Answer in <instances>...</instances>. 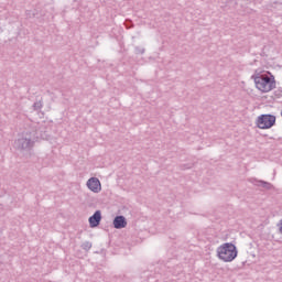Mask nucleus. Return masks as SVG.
<instances>
[{
    "label": "nucleus",
    "instance_id": "1",
    "mask_svg": "<svg viewBox=\"0 0 282 282\" xmlns=\"http://www.w3.org/2000/svg\"><path fill=\"white\" fill-rule=\"evenodd\" d=\"M252 80L254 83L256 89L260 94H270L273 89H276V79L274 75H271L270 72L267 73H254L252 75Z\"/></svg>",
    "mask_w": 282,
    "mask_h": 282
},
{
    "label": "nucleus",
    "instance_id": "2",
    "mask_svg": "<svg viewBox=\"0 0 282 282\" xmlns=\"http://www.w3.org/2000/svg\"><path fill=\"white\" fill-rule=\"evenodd\" d=\"M217 257L221 261L230 263V261H235V259H237V247L230 242L223 243L217 249Z\"/></svg>",
    "mask_w": 282,
    "mask_h": 282
},
{
    "label": "nucleus",
    "instance_id": "3",
    "mask_svg": "<svg viewBox=\"0 0 282 282\" xmlns=\"http://www.w3.org/2000/svg\"><path fill=\"white\" fill-rule=\"evenodd\" d=\"M276 122V117L272 115H261L257 119V127L259 129H272Z\"/></svg>",
    "mask_w": 282,
    "mask_h": 282
},
{
    "label": "nucleus",
    "instance_id": "4",
    "mask_svg": "<svg viewBox=\"0 0 282 282\" xmlns=\"http://www.w3.org/2000/svg\"><path fill=\"white\" fill-rule=\"evenodd\" d=\"M87 186L93 193H100V191H102V185H100V181L96 177L89 178Z\"/></svg>",
    "mask_w": 282,
    "mask_h": 282
},
{
    "label": "nucleus",
    "instance_id": "5",
    "mask_svg": "<svg viewBox=\"0 0 282 282\" xmlns=\"http://www.w3.org/2000/svg\"><path fill=\"white\" fill-rule=\"evenodd\" d=\"M102 219V215L100 214V210H97L90 218L89 224L90 228H97V226H100V220Z\"/></svg>",
    "mask_w": 282,
    "mask_h": 282
},
{
    "label": "nucleus",
    "instance_id": "6",
    "mask_svg": "<svg viewBox=\"0 0 282 282\" xmlns=\"http://www.w3.org/2000/svg\"><path fill=\"white\" fill-rule=\"evenodd\" d=\"M113 226L117 229L127 228V219H124V216H117L113 220Z\"/></svg>",
    "mask_w": 282,
    "mask_h": 282
},
{
    "label": "nucleus",
    "instance_id": "7",
    "mask_svg": "<svg viewBox=\"0 0 282 282\" xmlns=\"http://www.w3.org/2000/svg\"><path fill=\"white\" fill-rule=\"evenodd\" d=\"M280 232L282 234V220L280 221Z\"/></svg>",
    "mask_w": 282,
    "mask_h": 282
}]
</instances>
